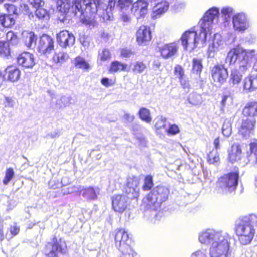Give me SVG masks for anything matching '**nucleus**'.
<instances>
[{
    "label": "nucleus",
    "instance_id": "4d7b16f0",
    "mask_svg": "<svg viewBox=\"0 0 257 257\" xmlns=\"http://www.w3.org/2000/svg\"><path fill=\"white\" fill-rule=\"evenodd\" d=\"M168 134L175 135L179 133V128L177 125L172 124L170 125L169 128L167 130Z\"/></svg>",
    "mask_w": 257,
    "mask_h": 257
},
{
    "label": "nucleus",
    "instance_id": "2eb2a0df",
    "mask_svg": "<svg viewBox=\"0 0 257 257\" xmlns=\"http://www.w3.org/2000/svg\"><path fill=\"white\" fill-rule=\"evenodd\" d=\"M255 121L254 118L243 119L238 126V134L246 139L253 133Z\"/></svg>",
    "mask_w": 257,
    "mask_h": 257
},
{
    "label": "nucleus",
    "instance_id": "f257e3e1",
    "mask_svg": "<svg viewBox=\"0 0 257 257\" xmlns=\"http://www.w3.org/2000/svg\"><path fill=\"white\" fill-rule=\"evenodd\" d=\"M233 239L228 233L212 228L202 230L198 233V240L201 244L210 245V257H230V242Z\"/></svg>",
    "mask_w": 257,
    "mask_h": 257
},
{
    "label": "nucleus",
    "instance_id": "7ed1b4c3",
    "mask_svg": "<svg viewBox=\"0 0 257 257\" xmlns=\"http://www.w3.org/2000/svg\"><path fill=\"white\" fill-rule=\"evenodd\" d=\"M170 193L169 189L164 186H157L143 198L142 207L144 209V216L150 222L155 223L157 217V210L162 203L166 201Z\"/></svg>",
    "mask_w": 257,
    "mask_h": 257
},
{
    "label": "nucleus",
    "instance_id": "1a4fd4ad",
    "mask_svg": "<svg viewBox=\"0 0 257 257\" xmlns=\"http://www.w3.org/2000/svg\"><path fill=\"white\" fill-rule=\"evenodd\" d=\"M219 15V8L213 7L209 9L199 22V25L201 27L202 31H205L209 35H211L212 30V25L214 21H217Z\"/></svg>",
    "mask_w": 257,
    "mask_h": 257
},
{
    "label": "nucleus",
    "instance_id": "c9c22d12",
    "mask_svg": "<svg viewBox=\"0 0 257 257\" xmlns=\"http://www.w3.org/2000/svg\"><path fill=\"white\" fill-rule=\"evenodd\" d=\"M69 58V55L66 52L60 51L55 53L53 57V61L56 64H61L66 61Z\"/></svg>",
    "mask_w": 257,
    "mask_h": 257
},
{
    "label": "nucleus",
    "instance_id": "473e14b6",
    "mask_svg": "<svg viewBox=\"0 0 257 257\" xmlns=\"http://www.w3.org/2000/svg\"><path fill=\"white\" fill-rule=\"evenodd\" d=\"M242 113L245 116L257 115V101L248 102L243 109Z\"/></svg>",
    "mask_w": 257,
    "mask_h": 257
},
{
    "label": "nucleus",
    "instance_id": "864d4df0",
    "mask_svg": "<svg viewBox=\"0 0 257 257\" xmlns=\"http://www.w3.org/2000/svg\"><path fill=\"white\" fill-rule=\"evenodd\" d=\"M166 118L163 116L157 118L155 123V127L157 130L161 129L165 127Z\"/></svg>",
    "mask_w": 257,
    "mask_h": 257
},
{
    "label": "nucleus",
    "instance_id": "6e6d98bb",
    "mask_svg": "<svg viewBox=\"0 0 257 257\" xmlns=\"http://www.w3.org/2000/svg\"><path fill=\"white\" fill-rule=\"evenodd\" d=\"M175 75L179 78V79H181L184 76V71L183 68L180 65H177L175 67Z\"/></svg>",
    "mask_w": 257,
    "mask_h": 257
},
{
    "label": "nucleus",
    "instance_id": "a18cd8bd",
    "mask_svg": "<svg viewBox=\"0 0 257 257\" xmlns=\"http://www.w3.org/2000/svg\"><path fill=\"white\" fill-rule=\"evenodd\" d=\"M147 66L143 62L137 61L134 63L133 71L135 73H142L146 69Z\"/></svg>",
    "mask_w": 257,
    "mask_h": 257
},
{
    "label": "nucleus",
    "instance_id": "338daca9",
    "mask_svg": "<svg viewBox=\"0 0 257 257\" xmlns=\"http://www.w3.org/2000/svg\"><path fill=\"white\" fill-rule=\"evenodd\" d=\"M19 228L16 225L11 226L10 227V232L14 235H17L19 233Z\"/></svg>",
    "mask_w": 257,
    "mask_h": 257
},
{
    "label": "nucleus",
    "instance_id": "4468645a",
    "mask_svg": "<svg viewBox=\"0 0 257 257\" xmlns=\"http://www.w3.org/2000/svg\"><path fill=\"white\" fill-rule=\"evenodd\" d=\"M232 22L235 31L243 33L249 27L247 15L243 12L234 15L232 18Z\"/></svg>",
    "mask_w": 257,
    "mask_h": 257
},
{
    "label": "nucleus",
    "instance_id": "e433bc0d",
    "mask_svg": "<svg viewBox=\"0 0 257 257\" xmlns=\"http://www.w3.org/2000/svg\"><path fill=\"white\" fill-rule=\"evenodd\" d=\"M2 204L7 207V210H11L16 206V201L10 197L3 195L1 197Z\"/></svg>",
    "mask_w": 257,
    "mask_h": 257
},
{
    "label": "nucleus",
    "instance_id": "0eeeda50",
    "mask_svg": "<svg viewBox=\"0 0 257 257\" xmlns=\"http://www.w3.org/2000/svg\"><path fill=\"white\" fill-rule=\"evenodd\" d=\"M114 239L115 246L122 253L120 257H134L137 255L131 246V239L124 229L116 230Z\"/></svg>",
    "mask_w": 257,
    "mask_h": 257
},
{
    "label": "nucleus",
    "instance_id": "6ab92c4d",
    "mask_svg": "<svg viewBox=\"0 0 257 257\" xmlns=\"http://www.w3.org/2000/svg\"><path fill=\"white\" fill-rule=\"evenodd\" d=\"M179 45L176 42L165 44L159 47L161 56L165 59L175 56L178 51Z\"/></svg>",
    "mask_w": 257,
    "mask_h": 257
},
{
    "label": "nucleus",
    "instance_id": "6e6552de",
    "mask_svg": "<svg viewBox=\"0 0 257 257\" xmlns=\"http://www.w3.org/2000/svg\"><path fill=\"white\" fill-rule=\"evenodd\" d=\"M72 3L75 16L81 20L86 19L96 11L94 0H72Z\"/></svg>",
    "mask_w": 257,
    "mask_h": 257
},
{
    "label": "nucleus",
    "instance_id": "c85d7f7f",
    "mask_svg": "<svg viewBox=\"0 0 257 257\" xmlns=\"http://www.w3.org/2000/svg\"><path fill=\"white\" fill-rule=\"evenodd\" d=\"M257 88V75L251 74L243 81V89L246 92L253 91Z\"/></svg>",
    "mask_w": 257,
    "mask_h": 257
},
{
    "label": "nucleus",
    "instance_id": "8fccbe9b",
    "mask_svg": "<svg viewBox=\"0 0 257 257\" xmlns=\"http://www.w3.org/2000/svg\"><path fill=\"white\" fill-rule=\"evenodd\" d=\"M219 161V156L217 151L212 150L208 155V162L210 164L217 163Z\"/></svg>",
    "mask_w": 257,
    "mask_h": 257
},
{
    "label": "nucleus",
    "instance_id": "f8f14e48",
    "mask_svg": "<svg viewBox=\"0 0 257 257\" xmlns=\"http://www.w3.org/2000/svg\"><path fill=\"white\" fill-rule=\"evenodd\" d=\"M54 42L53 39L47 34H43L40 37L37 50L41 54L47 56L54 50Z\"/></svg>",
    "mask_w": 257,
    "mask_h": 257
},
{
    "label": "nucleus",
    "instance_id": "4c0bfd02",
    "mask_svg": "<svg viewBox=\"0 0 257 257\" xmlns=\"http://www.w3.org/2000/svg\"><path fill=\"white\" fill-rule=\"evenodd\" d=\"M140 118L143 121L150 123L152 121L150 110L145 107H142L139 111Z\"/></svg>",
    "mask_w": 257,
    "mask_h": 257
},
{
    "label": "nucleus",
    "instance_id": "69168bd1",
    "mask_svg": "<svg viewBox=\"0 0 257 257\" xmlns=\"http://www.w3.org/2000/svg\"><path fill=\"white\" fill-rule=\"evenodd\" d=\"M220 138L219 137H217L216 138L213 142V145L214 148L215 149V151H217L218 150H220Z\"/></svg>",
    "mask_w": 257,
    "mask_h": 257
},
{
    "label": "nucleus",
    "instance_id": "b1692460",
    "mask_svg": "<svg viewBox=\"0 0 257 257\" xmlns=\"http://www.w3.org/2000/svg\"><path fill=\"white\" fill-rule=\"evenodd\" d=\"M99 189L98 187L89 186L85 187L81 186L80 195L86 200L88 201L95 200L99 194Z\"/></svg>",
    "mask_w": 257,
    "mask_h": 257
},
{
    "label": "nucleus",
    "instance_id": "f704fd0d",
    "mask_svg": "<svg viewBox=\"0 0 257 257\" xmlns=\"http://www.w3.org/2000/svg\"><path fill=\"white\" fill-rule=\"evenodd\" d=\"M133 0H118L117 7L121 13H130Z\"/></svg>",
    "mask_w": 257,
    "mask_h": 257
},
{
    "label": "nucleus",
    "instance_id": "2f4dec72",
    "mask_svg": "<svg viewBox=\"0 0 257 257\" xmlns=\"http://www.w3.org/2000/svg\"><path fill=\"white\" fill-rule=\"evenodd\" d=\"M241 150L240 147L236 144L232 146L231 150L228 152V159L230 162L239 160L241 157Z\"/></svg>",
    "mask_w": 257,
    "mask_h": 257
},
{
    "label": "nucleus",
    "instance_id": "c03bdc74",
    "mask_svg": "<svg viewBox=\"0 0 257 257\" xmlns=\"http://www.w3.org/2000/svg\"><path fill=\"white\" fill-rule=\"evenodd\" d=\"M2 104L5 108H13L16 104L15 100L13 97L0 95Z\"/></svg>",
    "mask_w": 257,
    "mask_h": 257
},
{
    "label": "nucleus",
    "instance_id": "e2e57ef3",
    "mask_svg": "<svg viewBox=\"0 0 257 257\" xmlns=\"http://www.w3.org/2000/svg\"><path fill=\"white\" fill-rule=\"evenodd\" d=\"M81 186H73L72 187H69L68 188V192L67 193H72L73 192H79V194L80 193V190H81Z\"/></svg>",
    "mask_w": 257,
    "mask_h": 257
},
{
    "label": "nucleus",
    "instance_id": "412c9836",
    "mask_svg": "<svg viewBox=\"0 0 257 257\" xmlns=\"http://www.w3.org/2000/svg\"><path fill=\"white\" fill-rule=\"evenodd\" d=\"M140 188L139 181L137 178H130L127 180L125 192L131 199L138 198L139 194Z\"/></svg>",
    "mask_w": 257,
    "mask_h": 257
},
{
    "label": "nucleus",
    "instance_id": "49530a36",
    "mask_svg": "<svg viewBox=\"0 0 257 257\" xmlns=\"http://www.w3.org/2000/svg\"><path fill=\"white\" fill-rule=\"evenodd\" d=\"M71 99L70 96H63L57 100L56 104L59 108L64 107L69 105Z\"/></svg>",
    "mask_w": 257,
    "mask_h": 257
},
{
    "label": "nucleus",
    "instance_id": "4be33fe9",
    "mask_svg": "<svg viewBox=\"0 0 257 257\" xmlns=\"http://www.w3.org/2000/svg\"><path fill=\"white\" fill-rule=\"evenodd\" d=\"M17 62L24 68H32L35 64L34 56L29 52L20 54L17 57Z\"/></svg>",
    "mask_w": 257,
    "mask_h": 257
},
{
    "label": "nucleus",
    "instance_id": "680f3d73",
    "mask_svg": "<svg viewBox=\"0 0 257 257\" xmlns=\"http://www.w3.org/2000/svg\"><path fill=\"white\" fill-rule=\"evenodd\" d=\"M180 82L181 84V85L184 89L187 88L188 89L189 88V83L188 80L184 78V77L180 79Z\"/></svg>",
    "mask_w": 257,
    "mask_h": 257
},
{
    "label": "nucleus",
    "instance_id": "774afa93",
    "mask_svg": "<svg viewBox=\"0 0 257 257\" xmlns=\"http://www.w3.org/2000/svg\"><path fill=\"white\" fill-rule=\"evenodd\" d=\"M101 83L103 85L106 87H108L111 85V84L109 82V79L106 77L103 78L101 80Z\"/></svg>",
    "mask_w": 257,
    "mask_h": 257
},
{
    "label": "nucleus",
    "instance_id": "9d476101",
    "mask_svg": "<svg viewBox=\"0 0 257 257\" xmlns=\"http://www.w3.org/2000/svg\"><path fill=\"white\" fill-rule=\"evenodd\" d=\"M94 3L96 7L94 14L97 13L104 20H110L111 11L115 6V0H94Z\"/></svg>",
    "mask_w": 257,
    "mask_h": 257
},
{
    "label": "nucleus",
    "instance_id": "ea45409f",
    "mask_svg": "<svg viewBox=\"0 0 257 257\" xmlns=\"http://www.w3.org/2000/svg\"><path fill=\"white\" fill-rule=\"evenodd\" d=\"M188 101L190 104L194 105H200L203 101L201 95L196 93L190 94L188 98Z\"/></svg>",
    "mask_w": 257,
    "mask_h": 257
},
{
    "label": "nucleus",
    "instance_id": "5701e85b",
    "mask_svg": "<svg viewBox=\"0 0 257 257\" xmlns=\"http://www.w3.org/2000/svg\"><path fill=\"white\" fill-rule=\"evenodd\" d=\"M128 196L117 195L112 198V205L114 210L119 213L123 212L127 206Z\"/></svg>",
    "mask_w": 257,
    "mask_h": 257
},
{
    "label": "nucleus",
    "instance_id": "423d86ee",
    "mask_svg": "<svg viewBox=\"0 0 257 257\" xmlns=\"http://www.w3.org/2000/svg\"><path fill=\"white\" fill-rule=\"evenodd\" d=\"M208 35L206 31H202L200 26L199 29L196 30L195 28H192L182 35L180 39L182 46L184 50H186L188 48L192 51L199 43L202 44L205 43Z\"/></svg>",
    "mask_w": 257,
    "mask_h": 257
},
{
    "label": "nucleus",
    "instance_id": "5fc2aeb1",
    "mask_svg": "<svg viewBox=\"0 0 257 257\" xmlns=\"http://www.w3.org/2000/svg\"><path fill=\"white\" fill-rule=\"evenodd\" d=\"M28 2L32 7L35 8L42 7L45 4L44 0H28Z\"/></svg>",
    "mask_w": 257,
    "mask_h": 257
},
{
    "label": "nucleus",
    "instance_id": "bb28decb",
    "mask_svg": "<svg viewBox=\"0 0 257 257\" xmlns=\"http://www.w3.org/2000/svg\"><path fill=\"white\" fill-rule=\"evenodd\" d=\"M5 73L8 80L15 82L20 79L21 72L16 66L10 65L6 68Z\"/></svg>",
    "mask_w": 257,
    "mask_h": 257
},
{
    "label": "nucleus",
    "instance_id": "f3484780",
    "mask_svg": "<svg viewBox=\"0 0 257 257\" xmlns=\"http://www.w3.org/2000/svg\"><path fill=\"white\" fill-rule=\"evenodd\" d=\"M56 39L59 46L63 48L73 46L75 41L73 34L67 30H63L58 33Z\"/></svg>",
    "mask_w": 257,
    "mask_h": 257
},
{
    "label": "nucleus",
    "instance_id": "bf43d9fd",
    "mask_svg": "<svg viewBox=\"0 0 257 257\" xmlns=\"http://www.w3.org/2000/svg\"><path fill=\"white\" fill-rule=\"evenodd\" d=\"M191 257H208L205 250H198L192 253Z\"/></svg>",
    "mask_w": 257,
    "mask_h": 257
},
{
    "label": "nucleus",
    "instance_id": "58836bf2",
    "mask_svg": "<svg viewBox=\"0 0 257 257\" xmlns=\"http://www.w3.org/2000/svg\"><path fill=\"white\" fill-rule=\"evenodd\" d=\"M222 135L226 138H228L232 133L231 123L228 119H225L222 127Z\"/></svg>",
    "mask_w": 257,
    "mask_h": 257
},
{
    "label": "nucleus",
    "instance_id": "603ef678",
    "mask_svg": "<svg viewBox=\"0 0 257 257\" xmlns=\"http://www.w3.org/2000/svg\"><path fill=\"white\" fill-rule=\"evenodd\" d=\"M35 16L39 19H44L47 15V12L42 7L36 8Z\"/></svg>",
    "mask_w": 257,
    "mask_h": 257
},
{
    "label": "nucleus",
    "instance_id": "de8ad7c7",
    "mask_svg": "<svg viewBox=\"0 0 257 257\" xmlns=\"http://www.w3.org/2000/svg\"><path fill=\"white\" fill-rule=\"evenodd\" d=\"M98 60L104 62L110 58V53L109 51L106 49H103L99 50L98 52Z\"/></svg>",
    "mask_w": 257,
    "mask_h": 257
},
{
    "label": "nucleus",
    "instance_id": "052dcab7",
    "mask_svg": "<svg viewBox=\"0 0 257 257\" xmlns=\"http://www.w3.org/2000/svg\"><path fill=\"white\" fill-rule=\"evenodd\" d=\"M7 9L9 12V14H11L14 16H17V9L14 5H9Z\"/></svg>",
    "mask_w": 257,
    "mask_h": 257
},
{
    "label": "nucleus",
    "instance_id": "79ce46f5",
    "mask_svg": "<svg viewBox=\"0 0 257 257\" xmlns=\"http://www.w3.org/2000/svg\"><path fill=\"white\" fill-rule=\"evenodd\" d=\"M127 65L123 64L118 61H113L111 63L109 71L111 72H116L118 71H124Z\"/></svg>",
    "mask_w": 257,
    "mask_h": 257
},
{
    "label": "nucleus",
    "instance_id": "9b49d317",
    "mask_svg": "<svg viewBox=\"0 0 257 257\" xmlns=\"http://www.w3.org/2000/svg\"><path fill=\"white\" fill-rule=\"evenodd\" d=\"M7 42L0 41V55L4 58H8L11 54L10 45L16 46L19 43L17 36L12 31L6 34Z\"/></svg>",
    "mask_w": 257,
    "mask_h": 257
},
{
    "label": "nucleus",
    "instance_id": "0e129e2a",
    "mask_svg": "<svg viewBox=\"0 0 257 257\" xmlns=\"http://www.w3.org/2000/svg\"><path fill=\"white\" fill-rule=\"evenodd\" d=\"M228 96L226 95H223L222 97V99L220 102V110L222 111H224L225 106L226 105V103L227 99L228 98Z\"/></svg>",
    "mask_w": 257,
    "mask_h": 257
},
{
    "label": "nucleus",
    "instance_id": "3c124183",
    "mask_svg": "<svg viewBox=\"0 0 257 257\" xmlns=\"http://www.w3.org/2000/svg\"><path fill=\"white\" fill-rule=\"evenodd\" d=\"M14 171L13 168H9L7 169L6 175L3 180V183L5 185H8L14 176Z\"/></svg>",
    "mask_w": 257,
    "mask_h": 257
},
{
    "label": "nucleus",
    "instance_id": "13d9d810",
    "mask_svg": "<svg viewBox=\"0 0 257 257\" xmlns=\"http://www.w3.org/2000/svg\"><path fill=\"white\" fill-rule=\"evenodd\" d=\"M133 55V53L131 50L127 49H122L120 52V56L123 58H130Z\"/></svg>",
    "mask_w": 257,
    "mask_h": 257
},
{
    "label": "nucleus",
    "instance_id": "ddd939ff",
    "mask_svg": "<svg viewBox=\"0 0 257 257\" xmlns=\"http://www.w3.org/2000/svg\"><path fill=\"white\" fill-rule=\"evenodd\" d=\"M211 75L214 82L222 85L228 77L227 70L222 65H216L211 70Z\"/></svg>",
    "mask_w": 257,
    "mask_h": 257
},
{
    "label": "nucleus",
    "instance_id": "09e8293b",
    "mask_svg": "<svg viewBox=\"0 0 257 257\" xmlns=\"http://www.w3.org/2000/svg\"><path fill=\"white\" fill-rule=\"evenodd\" d=\"M234 12V9L230 7H224L221 10V13L224 17V19L227 21Z\"/></svg>",
    "mask_w": 257,
    "mask_h": 257
},
{
    "label": "nucleus",
    "instance_id": "a19ab883",
    "mask_svg": "<svg viewBox=\"0 0 257 257\" xmlns=\"http://www.w3.org/2000/svg\"><path fill=\"white\" fill-rule=\"evenodd\" d=\"M154 186L153 178L151 175L146 176L144 180V184L142 186L143 190L148 191L152 188Z\"/></svg>",
    "mask_w": 257,
    "mask_h": 257
},
{
    "label": "nucleus",
    "instance_id": "20e7f679",
    "mask_svg": "<svg viewBox=\"0 0 257 257\" xmlns=\"http://www.w3.org/2000/svg\"><path fill=\"white\" fill-rule=\"evenodd\" d=\"M257 228V213L238 217L235 221L234 229L240 243L246 245L252 240Z\"/></svg>",
    "mask_w": 257,
    "mask_h": 257
},
{
    "label": "nucleus",
    "instance_id": "aec40b11",
    "mask_svg": "<svg viewBox=\"0 0 257 257\" xmlns=\"http://www.w3.org/2000/svg\"><path fill=\"white\" fill-rule=\"evenodd\" d=\"M137 42L140 45H146L152 38L149 27L141 26L136 33Z\"/></svg>",
    "mask_w": 257,
    "mask_h": 257
},
{
    "label": "nucleus",
    "instance_id": "c756f323",
    "mask_svg": "<svg viewBox=\"0 0 257 257\" xmlns=\"http://www.w3.org/2000/svg\"><path fill=\"white\" fill-rule=\"evenodd\" d=\"M248 162L257 165V142L249 144V152H247Z\"/></svg>",
    "mask_w": 257,
    "mask_h": 257
},
{
    "label": "nucleus",
    "instance_id": "a211bd4d",
    "mask_svg": "<svg viewBox=\"0 0 257 257\" xmlns=\"http://www.w3.org/2000/svg\"><path fill=\"white\" fill-rule=\"evenodd\" d=\"M148 2L144 0H138L133 4L131 12L137 19L145 16L148 13Z\"/></svg>",
    "mask_w": 257,
    "mask_h": 257
},
{
    "label": "nucleus",
    "instance_id": "7c9ffc66",
    "mask_svg": "<svg viewBox=\"0 0 257 257\" xmlns=\"http://www.w3.org/2000/svg\"><path fill=\"white\" fill-rule=\"evenodd\" d=\"M26 46L29 48L36 45L37 36L33 32H24L22 33Z\"/></svg>",
    "mask_w": 257,
    "mask_h": 257
},
{
    "label": "nucleus",
    "instance_id": "dca6fc26",
    "mask_svg": "<svg viewBox=\"0 0 257 257\" xmlns=\"http://www.w3.org/2000/svg\"><path fill=\"white\" fill-rule=\"evenodd\" d=\"M47 249H50L49 253H46L48 257H56V252L64 253L66 250L65 242L61 239L58 241L54 237L51 242L48 243L46 245Z\"/></svg>",
    "mask_w": 257,
    "mask_h": 257
},
{
    "label": "nucleus",
    "instance_id": "393cba45",
    "mask_svg": "<svg viewBox=\"0 0 257 257\" xmlns=\"http://www.w3.org/2000/svg\"><path fill=\"white\" fill-rule=\"evenodd\" d=\"M169 7V4L164 0L162 2L158 3L153 8V11L151 14L152 18L154 20L160 18L168 11Z\"/></svg>",
    "mask_w": 257,
    "mask_h": 257
},
{
    "label": "nucleus",
    "instance_id": "f03ea898",
    "mask_svg": "<svg viewBox=\"0 0 257 257\" xmlns=\"http://www.w3.org/2000/svg\"><path fill=\"white\" fill-rule=\"evenodd\" d=\"M255 55L253 49H245L240 45L231 49L225 58V63L229 65L239 63V69L231 70L229 76V83L232 87L237 86L241 82L243 73L249 67V61Z\"/></svg>",
    "mask_w": 257,
    "mask_h": 257
},
{
    "label": "nucleus",
    "instance_id": "a878e982",
    "mask_svg": "<svg viewBox=\"0 0 257 257\" xmlns=\"http://www.w3.org/2000/svg\"><path fill=\"white\" fill-rule=\"evenodd\" d=\"M224 47V41L223 40L221 36L219 34H215L214 35V39L211 45H209L208 48V52L209 56H213L212 53L215 51H219L222 49Z\"/></svg>",
    "mask_w": 257,
    "mask_h": 257
},
{
    "label": "nucleus",
    "instance_id": "37998d69",
    "mask_svg": "<svg viewBox=\"0 0 257 257\" xmlns=\"http://www.w3.org/2000/svg\"><path fill=\"white\" fill-rule=\"evenodd\" d=\"M74 64L76 67L87 70L89 68V64L85 60L80 56L77 57L74 60Z\"/></svg>",
    "mask_w": 257,
    "mask_h": 257
},
{
    "label": "nucleus",
    "instance_id": "cd10ccee",
    "mask_svg": "<svg viewBox=\"0 0 257 257\" xmlns=\"http://www.w3.org/2000/svg\"><path fill=\"white\" fill-rule=\"evenodd\" d=\"M202 68V61L200 59L194 58L192 61L191 76L194 77L197 82L203 81V79L200 76Z\"/></svg>",
    "mask_w": 257,
    "mask_h": 257
},
{
    "label": "nucleus",
    "instance_id": "72a5a7b5",
    "mask_svg": "<svg viewBox=\"0 0 257 257\" xmlns=\"http://www.w3.org/2000/svg\"><path fill=\"white\" fill-rule=\"evenodd\" d=\"M17 16L11 14H2L0 15V24L5 27H10L15 23V19Z\"/></svg>",
    "mask_w": 257,
    "mask_h": 257
},
{
    "label": "nucleus",
    "instance_id": "39448f33",
    "mask_svg": "<svg viewBox=\"0 0 257 257\" xmlns=\"http://www.w3.org/2000/svg\"><path fill=\"white\" fill-rule=\"evenodd\" d=\"M239 173L238 171L224 174L218 179L213 194L216 197L226 196L234 192L238 185Z\"/></svg>",
    "mask_w": 257,
    "mask_h": 257
}]
</instances>
